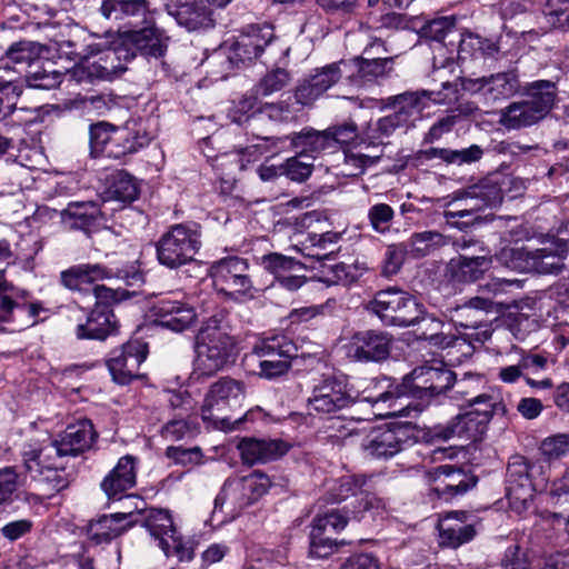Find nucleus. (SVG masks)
<instances>
[{
	"mask_svg": "<svg viewBox=\"0 0 569 569\" xmlns=\"http://www.w3.org/2000/svg\"><path fill=\"white\" fill-rule=\"evenodd\" d=\"M397 130H406V127L397 119L391 112L387 116L378 118L376 121H370L361 131V142L367 148L380 147L389 143L387 141L395 134Z\"/></svg>",
	"mask_w": 569,
	"mask_h": 569,
	"instance_id": "nucleus-47",
	"label": "nucleus"
},
{
	"mask_svg": "<svg viewBox=\"0 0 569 569\" xmlns=\"http://www.w3.org/2000/svg\"><path fill=\"white\" fill-rule=\"evenodd\" d=\"M202 226L197 221L173 223L154 242L158 263L169 270L194 262L202 247Z\"/></svg>",
	"mask_w": 569,
	"mask_h": 569,
	"instance_id": "nucleus-5",
	"label": "nucleus"
},
{
	"mask_svg": "<svg viewBox=\"0 0 569 569\" xmlns=\"http://www.w3.org/2000/svg\"><path fill=\"white\" fill-rule=\"evenodd\" d=\"M107 279L122 280L127 287L140 288L146 282L144 272L138 264L126 262L121 266L102 263H79L60 272L61 284L71 291H81L83 286Z\"/></svg>",
	"mask_w": 569,
	"mask_h": 569,
	"instance_id": "nucleus-11",
	"label": "nucleus"
},
{
	"mask_svg": "<svg viewBox=\"0 0 569 569\" xmlns=\"http://www.w3.org/2000/svg\"><path fill=\"white\" fill-rule=\"evenodd\" d=\"M362 400L372 406L387 405L390 411L387 415L410 416V401L405 376L401 380L397 378L379 376L372 379L370 386L362 392Z\"/></svg>",
	"mask_w": 569,
	"mask_h": 569,
	"instance_id": "nucleus-26",
	"label": "nucleus"
},
{
	"mask_svg": "<svg viewBox=\"0 0 569 569\" xmlns=\"http://www.w3.org/2000/svg\"><path fill=\"white\" fill-rule=\"evenodd\" d=\"M61 222L72 231L90 237L107 221L106 213L97 201H70L60 212Z\"/></svg>",
	"mask_w": 569,
	"mask_h": 569,
	"instance_id": "nucleus-36",
	"label": "nucleus"
},
{
	"mask_svg": "<svg viewBox=\"0 0 569 569\" xmlns=\"http://www.w3.org/2000/svg\"><path fill=\"white\" fill-rule=\"evenodd\" d=\"M137 295L136 290L112 289L104 284H96L93 287L96 302L87 313L86 321L76 326L77 339L104 341L110 336L117 335L120 325L113 308Z\"/></svg>",
	"mask_w": 569,
	"mask_h": 569,
	"instance_id": "nucleus-4",
	"label": "nucleus"
},
{
	"mask_svg": "<svg viewBox=\"0 0 569 569\" xmlns=\"http://www.w3.org/2000/svg\"><path fill=\"white\" fill-rule=\"evenodd\" d=\"M541 467L521 455L511 456L506 470V497L510 509L525 516L533 503L535 493L545 487V478L538 479Z\"/></svg>",
	"mask_w": 569,
	"mask_h": 569,
	"instance_id": "nucleus-12",
	"label": "nucleus"
},
{
	"mask_svg": "<svg viewBox=\"0 0 569 569\" xmlns=\"http://www.w3.org/2000/svg\"><path fill=\"white\" fill-rule=\"evenodd\" d=\"M326 133L329 137L330 150L345 144L353 147L365 146L361 142V132L358 131V127L352 120L330 126L326 129Z\"/></svg>",
	"mask_w": 569,
	"mask_h": 569,
	"instance_id": "nucleus-58",
	"label": "nucleus"
},
{
	"mask_svg": "<svg viewBox=\"0 0 569 569\" xmlns=\"http://www.w3.org/2000/svg\"><path fill=\"white\" fill-rule=\"evenodd\" d=\"M99 433L93 422L82 418L69 423L59 435V439L49 440L60 457H78L90 450L97 442Z\"/></svg>",
	"mask_w": 569,
	"mask_h": 569,
	"instance_id": "nucleus-34",
	"label": "nucleus"
},
{
	"mask_svg": "<svg viewBox=\"0 0 569 569\" xmlns=\"http://www.w3.org/2000/svg\"><path fill=\"white\" fill-rule=\"evenodd\" d=\"M369 477L363 473H352L341 476L336 480L333 487L330 489L331 500L341 502L350 496H357L358 492L363 491Z\"/></svg>",
	"mask_w": 569,
	"mask_h": 569,
	"instance_id": "nucleus-62",
	"label": "nucleus"
},
{
	"mask_svg": "<svg viewBox=\"0 0 569 569\" xmlns=\"http://www.w3.org/2000/svg\"><path fill=\"white\" fill-rule=\"evenodd\" d=\"M274 39L273 28L268 24H249L244 27L234 42L228 48H220L211 57L226 67L229 73L232 69H240L256 61Z\"/></svg>",
	"mask_w": 569,
	"mask_h": 569,
	"instance_id": "nucleus-13",
	"label": "nucleus"
},
{
	"mask_svg": "<svg viewBox=\"0 0 569 569\" xmlns=\"http://www.w3.org/2000/svg\"><path fill=\"white\" fill-rule=\"evenodd\" d=\"M326 310V305H311L293 308L287 316L288 328L292 331L316 329L322 323Z\"/></svg>",
	"mask_w": 569,
	"mask_h": 569,
	"instance_id": "nucleus-53",
	"label": "nucleus"
},
{
	"mask_svg": "<svg viewBox=\"0 0 569 569\" xmlns=\"http://www.w3.org/2000/svg\"><path fill=\"white\" fill-rule=\"evenodd\" d=\"M359 399V392L347 375L341 371L325 373L312 388L307 401L310 415H332L352 407Z\"/></svg>",
	"mask_w": 569,
	"mask_h": 569,
	"instance_id": "nucleus-15",
	"label": "nucleus"
},
{
	"mask_svg": "<svg viewBox=\"0 0 569 569\" xmlns=\"http://www.w3.org/2000/svg\"><path fill=\"white\" fill-rule=\"evenodd\" d=\"M22 460V468L26 478H30L31 481L41 479V473L44 468L49 466H56L54 459L60 455L54 449V446L47 440H33L30 439L22 445L20 452Z\"/></svg>",
	"mask_w": 569,
	"mask_h": 569,
	"instance_id": "nucleus-40",
	"label": "nucleus"
},
{
	"mask_svg": "<svg viewBox=\"0 0 569 569\" xmlns=\"http://www.w3.org/2000/svg\"><path fill=\"white\" fill-rule=\"evenodd\" d=\"M452 196L453 200L466 201V208L459 211H475L477 209L478 212H485L487 209L492 210L502 204L505 189L497 174H488L456 190Z\"/></svg>",
	"mask_w": 569,
	"mask_h": 569,
	"instance_id": "nucleus-29",
	"label": "nucleus"
},
{
	"mask_svg": "<svg viewBox=\"0 0 569 569\" xmlns=\"http://www.w3.org/2000/svg\"><path fill=\"white\" fill-rule=\"evenodd\" d=\"M493 387L489 385V380L485 375L466 372L461 378L455 375V382L451 390L455 395L461 398L466 403L476 400L481 401L485 393L491 391Z\"/></svg>",
	"mask_w": 569,
	"mask_h": 569,
	"instance_id": "nucleus-49",
	"label": "nucleus"
},
{
	"mask_svg": "<svg viewBox=\"0 0 569 569\" xmlns=\"http://www.w3.org/2000/svg\"><path fill=\"white\" fill-rule=\"evenodd\" d=\"M411 29L420 39L443 43L446 37L456 31L457 18L455 16H442L432 19L415 17L410 19Z\"/></svg>",
	"mask_w": 569,
	"mask_h": 569,
	"instance_id": "nucleus-46",
	"label": "nucleus"
},
{
	"mask_svg": "<svg viewBox=\"0 0 569 569\" xmlns=\"http://www.w3.org/2000/svg\"><path fill=\"white\" fill-rule=\"evenodd\" d=\"M457 100V84L447 81L442 83V88L439 91H405L382 99V104L385 109H392V113L408 130L416 126V121L422 117L423 110L430 107V102L441 104L451 103Z\"/></svg>",
	"mask_w": 569,
	"mask_h": 569,
	"instance_id": "nucleus-14",
	"label": "nucleus"
},
{
	"mask_svg": "<svg viewBox=\"0 0 569 569\" xmlns=\"http://www.w3.org/2000/svg\"><path fill=\"white\" fill-rule=\"evenodd\" d=\"M443 218L449 227L479 240L505 233L508 221L512 219L511 217L498 216L491 210L489 212H478L477 209L475 211L445 210Z\"/></svg>",
	"mask_w": 569,
	"mask_h": 569,
	"instance_id": "nucleus-27",
	"label": "nucleus"
},
{
	"mask_svg": "<svg viewBox=\"0 0 569 569\" xmlns=\"http://www.w3.org/2000/svg\"><path fill=\"white\" fill-rule=\"evenodd\" d=\"M422 431H418L411 422L385 423L370 431L365 448L370 456L388 460L412 447L421 439Z\"/></svg>",
	"mask_w": 569,
	"mask_h": 569,
	"instance_id": "nucleus-19",
	"label": "nucleus"
},
{
	"mask_svg": "<svg viewBox=\"0 0 569 569\" xmlns=\"http://www.w3.org/2000/svg\"><path fill=\"white\" fill-rule=\"evenodd\" d=\"M206 0H164V9L180 27L188 31L214 27L213 10Z\"/></svg>",
	"mask_w": 569,
	"mask_h": 569,
	"instance_id": "nucleus-33",
	"label": "nucleus"
},
{
	"mask_svg": "<svg viewBox=\"0 0 569 569\" xmlns=\"http://www.w3.org/2000/svg\"><path fill=\"white\" fill-rule=\"evenodd\" d=\"M291 443L283 439H266L257 437H242L236 445L241 461L246 466L268 463L286 456Z\"/></svg>",
	"mask_w": 569,
	"mask_h": 569,
	"instance_id": "nucleus-35",
	"label": "nucleus"
},
{
	"mask_svg": "<svg viewBox=\"0 0 569 569\" xmlns=\"http://www.w3.org/2000/svg\"><path fill=\"white\" fill-rule=\"evenodd\" d=\"M64 457H57L54 459L56 466H49L44 468L41 473V479H37L36 482L46 485L49 490L53 492H61L67 489L73 480V475L68 472L62 459Z\"/></svg>",
	"mask_w": 569,
	"mask_h": 569,
	"instance_id": "nucleus-61",
	"label": "nucleus"
},
{
	"mask_svg": "<svg viewBox=\"0 0 569 569\" xmlns=\"http://www.w3.org/2000/svg\"><path fill=\"white\" fill-rule=\"evenodd\" d=\"M132 56L117 38L109 47L91 50L69 72L78 83H94L96 81H112L127 71V64Z\"/></svg>",
	"mask_w": 569,
	"mask_h": 569,
	"instance_id": "nucleus-7",
	"label": "nucleus"
},
{
	"mask_svg": "<svg viewBox=\"0 0 569 569\" xmlns=\"http://www.w3.org/2000/svg\"><path fill=\"white\" fill-rule=\"evenodd\" d=\"M338 63L339 67H343L345 71L350 72L347 78L351 82H372L392 70L393 58L367 59L359 56L350 60H341Z\"/></svg>",
	"mask_w": 569,
	"mask_h": 569,
	"instance_id": "nucleus-42",
	"label": "nucleus"
},
{
	"mask_svg": "<svg viewBox=\"0 0 569 569\" xmlns=\"http://www.w3.org/2000/svg\"><path fill=\"white\" fill-rule=\"evenodd\" d=\"M393 336L379 329H367L353 332L347 346V353L361 363H379L390 357Z\"/></svg>",
	"mask_w": 569,
	"mask_h": 569,
	"instance_id": "nucleus-28",
	"label": "nucleus"
},
{
	"mask_svg": "<svg viewBox=\"0 0 569 569\" xmlns=\"http://www.w3.org/2000/svg\"><path fill=\"white\" fill-rule=\"evenodd\" d=\"M308 535V558L312 560L328 559L341 547L349 542L345 539H337L333 535L345 529L343 518L339 515H331L328 510L316 515L309 525Z\"/></svg>",
	"mask_w": 569,
	"mask_h": 569,
	"instance_id": "nucleus-24",
	"label": "nucleus"
},
{
	"mask_svg": "<svg viewBox=\"0 0 569 569\" xmlns=\"http://www.w3.org/2000/svg\"><path fill=\"white\" fill-rule=\"evenodd\" d=\"M54 62L42 61L41 58L33 63H30L26 72V81L30 88L51 90L58 88L64 77L66 72L57 70Z\"/></svg>",
	"mask_w": 569,
	"mask_h": 569,
	"instance_id": "nucleus-48",
	"label": "nucleus"
},
{
	"mask_svg": "<svg viewBox=\"0 0 569 569\" xmlns=\"http://www.w3.org/2000/svg\"><path fill=\"white\" fill-rule=\"evenodd\" d=\"M151 311L156 323L174 332L189 329L197 320V313L192 306L169 298L158 300Z\"/></svg>",
	"mask_w": 569,
	"mask_h": 569,
	"instance_id": "nucleus-39",
	"label": "nucleus"
},
{
	"mask_svg": "<svg viewBox=\"0 0 569 569\" xmlns=\"http://www.w3.org/2000/svg\"><path fill=\"white\" fill-rule=\"evenodd\" d=\"M246 398V385L241 380L231 377H221L213 382L207 391L201 406L202 421H213L216 427L223 431H252L259 432L270 423L274 422L272 417L260 407L247 410L241 417L230 416L214 417L212 412L226 409L234 410L242 406Z\"/></svg>",
	"mask_w": 569,
	"mask_h": 569,
	"instance_id": "nucleus-2",
	"label": "nucleus"
},
{
	"mask_svg": "<svg viewBox=\"0 0 569 569\" xmlns=\"http://www.w3.org/2000/svg\"><path fill=\"white\" fill-rule=\"evenodd\" d=\"M342 77L339 63L333 62L316 69L313 74L305 78L298 83L293 91L296 103L301 107L311 106L328 89L336 84Z\"/></svg>",
	"mask_w": 569,
	"mask_h": 569,
	"instance_id": "nucleus-37",
	"label": "nucleus"
},
{
	"mask_svg": "<svg viewBox=\"0 0 569 569\" xmlns=\"http://www.w3.org/2000/svg\"><path fill=\"white\" fill-rule=\"evenodd\" d=\"M99 12L106 20L116 22L119 32L152 19L156 9L150 0H101Z\"/></svg>",
	"mask_w": 569,
	"mask_h": 569,
	"instance_id": "nucleus-31",
	"label": "nucleus"
},
{
	"mask_svg": "<svg viewBox=\"0 0 569 569\" xmlns=\"http://www.w3.org/2000/svg\"><path fill=\"white\" fill-rule=\"evenodd\" d=\"M140 193L139 180L124 169H117L106 177L104 201L131 204L139 199Z\"/></svg>",
	"mask_w": 569,
	"mask_h": 569,
	"instance_id": "nucleus-45",
	"label": "nucleus"
},
{
	"mask_svg": "<svg viewBox=\"0 0 569 569\" xmlns=\"http://www.w3.org/2000/svg\"><path fill=\"white\" fill-rule=\"evenodd\" d=\"M520 96L540 119H545L556 106L558 98L557 82L547 79L533 80L522 84Z\"/></svg>",
	"mask_w": 569,
	"mask_h": 569,
	"instance_id": "nucleus-41",
	"label": "nucleus"
},
{
	"mask_svg": "<svg viewBox=\"0 0 569 569\" xmlns=\"http://www.w3.org/2000/svg\"><path fill=\"white\" fill-rule=\"evenodd\" d=\"M490 423V416L483 411L466 410L450 419L447 423H438L422 431L421 440L440 448V443L458 437L472 443L482 441Z\"/></svg>",
	"mask_w": 569,
	"mask_h": 569,
	"instance_id": "nucleus-16",
	"label": "nucleus"
},
{
	"mask_svg": "<svg viewBox=\"0 0 569 569\" xmlns=\"http://www.w3.org/2000/svg\"><path fill=\"white\" fill-rule=\"evenodd\" d=\"M461 90L471 96H480L486 103L495 104L507 101L515 96H520L522 83L519 71L508 69L490 74L477 77H458Z\"/></svg>",
	"mask_w": 569,
	"mask_h": 569,
	"instance_id": "nucleus-18",
	"label": "nucleus"
},
{
	"mask_svg": "<svg viewBox=\"0 0 569 569\" xmlns=\"http://www.w3.org/2000/svg\"><path fill=\"white\" fill-rule=\"evenodd\" d=\"M200 432L199 416H172L160 429V436L172 442L194 439Z\"/></svg>",
	"mask_w": 569,
	"mask_h": 569,
	"instance_id": "nucleus-50",
	"label": "nucleus"
},
{
	"mask_svg": "<svg viewBox=\"0 0 569 569\" xmlns=\"http://www.w3.org/2000/svg\"><path fill=\"white\" fill-rule=\"evenodd\" d=\"M290 72L280 67L267 71L258 82L251 88V91L259 98L269 97L281 91L290 81Z\"/></svg>",
	"mask_w": 569,
	"mask_h": 569,
	"instance_id": "nucleus-56",
	"label": "nucleus"
},
{
	"mask_svg": "<svg viewBox=\"0 0 569 569\" xmlns=\"http://www.w3.org/2000/svg\"><path fill=\"white\" fill-rule=\"evenodd\" d=\"M117 34L122 46L132 53L131 61L138 56L148 61L162 59L169 48L170 37L164 29L158 27L154 17L137 28H128Z\"/></svg>",
	"mask_w": 569,
	"mask_h": 569,
	"instance_id": "nucleus-20",
	"label": "nucleus"
},
{
	"mask_svg": "<svg viewBox=\"0 0 569 569\" xmlns=\"http://www.w3.org/2000/svg\"><path fill=\"white\" fill-rule=\"evenodd\" d=\"M257 139H260L267 143L263 152L277 153L282 149V144H284L288 140L290 141V149L296 150V153L312 159H316L322 152L330 150L329 137L326 133V129L319 131L312 127H305L298 132H291L290 134L283 137L257 136ZM260 153H262V151Z\"/></svg>",
	"mask_w": 569,
	"mask_h": 569,
	"instance_id": "nucleus-30",
	"label": "nucleus"
},
{
	"mask_svg": "<svg viewBox=\"0 0 569 569\" xmlns=\"http://www.w3.org/2000/svg\"><path fill=\"white\" fill-rule=\"evenodd\" d=\"M410 401H427L447 392L455 382V372L443 362L423 365L405 376Z\"/></svg>",
	"mask_w": 569,
	"mask_h": 569,
	"instance_id": "nucleus-22",
	"label": "nucleus"
},
{
	"mask_svg": "<svg viewBox=\"0 0 569 569\" xmlns=\"http://www.w3.org/2000/svg\"><path fill=\"white\" fill-rule=\"evenodd\" d=\"M212 286L226 300L242 303L256 298L257 289L250 274V262L239 256L213 261L208 270Z\"/></svg>",
	"mask_w": 569,
	"mask_h": 569,
	"instance_id": "nucleus-8",
	"label": "nucleus"
},
{
	"mask_svg": "<svg viewBox=\"0 0 569 569\" xmlns=\"http://www.w3.org/2000/svg\"><path fill=\"white\" fill-rule=\"evenodd\" d=\"M133 512L137 515V517L144 513L143 519H139L138 525H141L143 528H146L152 537L160 538L171 533L170 536L173 538L176 527L169 510L161 508H149L142 511L136 507V511Z\"/></svg>",
	"mask_w": 569,
	"mask_h": 569,
	"instance_id": "nucleus-52",
	"label": "nucleus"
},
{
	"mask_svg": "<svg viewBox=\"0 0 569 569\" xmlns=\"http://www.w3.org/2000/svg\"><path fill=\"white\" fill-rule=\"evenodd\" d=\"M197 358L192 375L212 377L236 362L238 342L233 335L232 312L218 307L202 321L197 335Z\"/></svg>",
	"mask_w": 569,
	"mask_h": 569,
	"instance_id": "nucleus-1",
	"label": "nucleus"
},
{
	"mask_svg": "<svg viewBox=\"0 0 569 569\" xmlns=\"http://www.w3.org/2000/svg\"><path fill=\"white\" fill-rule=\"evenodd\" d=\"M88 132L89 154L93 159L108 158L127 162L152 140L141 120L127 121L123 126L97 121L89 124Z\"/></svg>",
	"mask_w": 569,
	"mask_h": 569,
	"instance_id": "nucleus-3",
	"label": "nucleus"
},
{
	"mask_svg": "<svg viewBox=\"0 0 569 569\" xmlns=\"http://www.w3.org/2000/svg\"><path fill=\"white\" fill-rule=\"evenodd\" d=\"M427 475L431 483L430 495L445 502L465 496L479 482V477L469 465H440L431 468Z\"/></svg>",
	"mask_w": 569,
	"mask_h": 569,
	"instance_id": "nucleus-21",
	"label": "nucleus"
},
{
	"mask_svg": "<svg viewBox=\"0 0 569 569\" xmlns=\"http://www.w3.org/2000/svg\"><path fill=\"white\" fill-rule=\"evenodd\" d=\"M149 343L140 337H131L127 342L110 351L106 365L112 381L120 386H129L140 379V366L147 360Z\"/></svg>",
	"mask_w": 569,
	"mask_h": 569,
	"instance_id": "nucleus-23",
	"label": "nucleus"
},
{
	"mask_svg": "<svg viewBox=\"0 0 569 569\" xmlns=\"http://www.w3.org/2000/svg\"><path fill=\"white\" fill-rule=\"evenodd\" d=\"M501 37H482L466 30L460 33L458 64L462 76L477 77V68L489 69L505 57L500 47Z\"/></svg>",
	"mask_w": 569,
	"mask_h": 569,
	"instance_id": "nucleus-17",
	"label": "nucleus"
},
{
	"mask_svg": "<svg viewBox=\"0 0 569 569\" xmlns=\"http://www.w3.org/2000/svg\"><path fill=\"white\" fill-rule=\"evenodd\" d=\"M260 264L270 274L274 281L291 271L306 268L300 260L282 254L280 252H269L260 258Z\"/></svg>",
	"mask_w": 569,
	"mask_h": 569,
	"instance_id": "nucleus-60",
	"label": "nucleus"
},
{
	"mask_svg": "<svg viewBox=\"0 0 569 569\" xmlns=\"http://www.w3.org/2000/svg\"><path fill=\"white\" fill-rule=\"evenodd\" d=\"M458 252L447 264V274L453 283H472L485 277L492 268V254L483 240L461 234L452 241Z\"/></svg>",
	"mask_w": 569,
	"mask_h": 569,
	"instance_id": "nucleus-10",
	"label": "nucleus"
},
{
	"mask_svg": "<svg viewBox=\"0 0 569 569\" xmlns=\"http://www.w3.org/2000/svg\"><path fill=\"white\" fill-rule=\"evenodd\" d=\"M139 523L133 511L103 513L90 519L84 531L90 545H110Z\"/></svg>",
	"mask_w": 569,
	"mask_h": 569,
	"instance_id": "nucleus-32",
	"label": "nucleus"
},
{
	"mask_svg": "<svg viewBox=\"0 0 569 569\" xmlns=\"http://www.w3.org/2000/svg\"><path fill=\"white\" fill-rule=\"evenodd\" d=\"M541 121L529 106L521 99L509 103L501 109L499 124L507 130H520L537 124Z\"/></svg>",
	"mask_w": 569,
	"mask_h": 569,
	"instance_id": "nucleus-51",
	"label": "nucleus"
},
{
	"mask_svg": "<svg viewBox=\"0 0 569 569\" xmlns=\"http://www.w3.org/2000/svg\"><path fill=\"white\" fill-rule=\"evenodd\" d=\"M533 262H531L532 270L543 274H558L565 268V257L559 250L551 246L535 249Z\"/></svg>",
	"mask_w": 569,
	"mask_h": 569,
	"instance_id": "nucleus-57",
	"label": "nucleus"
},
{
	"mask_svg": "<svg viewBox=\"0 0 569 569\" xmlns=\"http://www.w3.org/2000/svg\"><path fill=\"white\" fill-rule=\"evenodd\" d=\"M485 152L486 150L476 143L461 149L430 147L419 150L417 158L425 161L438 159L446 166L465 167L479 162Z\"/></svg>",
	"mask_w": 569,
	"mask_h": 569,
	"instance_id": "nucleus-43",
	"label": "nucleus"
},
{
	"mask_svg": "<svg viewBox=\"0 0 569 569\" xmlns=\"http://www.w3.org/2000/svg\"><path fill=\"white\" fill-rule=\"evenodd\" d=\"M136 458L126 455L119 458L116 466L103 477L100 489L108 500L118 501L128 497V490L137 485Z\"/></svg>",
	"mask_w": 569,
	"mask_h": 569,
	"instance_id": "nucleus-38",
	"label": "nucleus"
},
{
	"mask_svg": "<svg viewBox=\"0 0 569 569\" xmlns=\"http://www.w3.org/2000/svg\"><path fill=\"white\" fill-rule=\"evenodd\" d=\"M32 293L17 287L0 270V333L6 332L4 323L12 325L11 331H23L39 323L38 317L47 311L41 300H31Z\"/></svg>",
	"mask_w": 569,
	"mask_h": 569,
	"instance_id": "nucleus-9",
	"label": "nucleus"
},
{
	"mask_svg": "<svg viewBox=\"0 0 569 569\" xmlns=\"http://www.w3.org/2000/svg\"><path fill=\"white\" fill-rule=\"evenodd\" d=\"M242 489L247 498V505H253L267 495L272 486L270 477L261 470H253L243 477Z\"/></svg>",
	"mask_w": 569,
	"mask_h": 569,
	"instance_id": "nucleus-64",
	"label": "nucleus"
},
{
	"mask_svg": "<svg viewBox=\"0 0 569 569\" xmlns=\"http://www.w3.org/2000/svg\"><path fill=\"white\" fill-rule=\"evenodd\" d=\"M448 244V238L436 230L413 232L408 240V249L413 258H425Z\"/></svg>",
	"mask_w": 569,
	"mask_h": 569,
	"instance_id": "nucleus-54",
	"label": "nucleus"
},
{
	"mask_svg": "<svg viewBox=\"0 0 569 569\" xmlns=\"http://www.w3.org/2000/svg\"><path fill=\"white\" fill-rule=\"evenodd\" d=\"M297 345L286 335H273L263 338L254 346V352L260 358V377L276 379L292 369V355Z\"/></svg>",
	"mask_w": 569,
	"mask_h": 569,
	"instance_id": "nucleus-25",
	"label": "nucleus"
},
{
	"mask_svg": "<svg viewBox=\"0 0 569 569\" xmlns=\"http://www.w3.org/2000/svg\"><path fill=\"white\" fill-rule=\"evenodd\" d=\"M228 118L232 123L248 128L250 122L257 118H261V101L259 97L251 90L243 94L228 110Z\"/></svg>",
	"mask_w": 569,
	"mask_h": 569,
	"instance_id": "nucleus-55",
	"label": "nucleus"
},
{
	"mask_svg": "<svg viewBox=\"0 0 569 569\" xmlns=\"http://www.w3.org/2000/svg\"><path fill=\"white\" fill-rule=\"evenodd\" d=\"M22 94V87L18 81L0 78V122L9 123L17 112V103Z\"/></svg>",
	"mask_w": 569,
	"mask_h": 569,
	"instance_id": "nucleus-63",
	"label": "nucleus"
},
{
	"mask_svg": "<svg viewBox=\"0 0 569 569\" xmlns=\"http://www.w3.org/2000/svg\"><path fill=\"white\" fill-rule=\"evenodd\" d=\"M365 310L386 327L408 328L423 317V303L412 293L392 286L378 290Z\"/></svg>",
	"mask_w": 569,
	"mask_h": 569,
	"instance_id": "nucleus-6",
	"label": "nucleus"
},
{
	"mask_svg": "<svg viewBox=\"0 0 569 569\" xmlns=\"http://www.w3.org/2000/svg\"><path fill=\"white\" fill-rule=\"evenodd\" d=\"M355 500L345 505L342 508H332L328 510L331 515H339L343 518L345 528L349 521L375 520L376 516L383 509V501L370 491H361L360 496H355Z\"/></svg>",
	"mask_w": 569,
	"mask_h": 569,
	"instance_id": "nucleus-44",
	"label": "nucleus"
},
{
	"mask_svg": "<svg viewBox=\"0 0 569 569\" xmlns=\"http://www.w3.org/2000/svg\"><path fill=\"white\" fill-rule=\"evenodd\" d=\"M476 535L477 531L473 525H439V538L443 547L457 549L473 540Z\"/></svg>",
	"mask_w": 569,
	"mask_h": 569,
	"instance_id": "nucleus-59",
	"label": "nucleus"
}]
</instances>
